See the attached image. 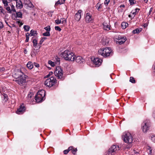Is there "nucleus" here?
Instances as JSON below:
<instances>
[{"mask_svg":"<svg viewBox=\"0 0 155 155\" xmlns=\"http://www.w3.org/2000/svg\"><path fill=\"white\" fill-rule=\"evenodd\" d=\"M13 76L17 79L15 81L19 85H21L26 82V79L28 78L27 75H24L23 73L19 69L15 71Z\"/></svg>","mask_w":155,"mask_h":155,"instance_id":"1","label":"nucleus"},{"mask_svg":"<svg viewBox=\"0 0 155 155\" xmlns=\"http://www.w3.org/2000/svg\"><path fill=\"white\" fill-rule=\"evenodd\" d=\"M98 54L102 56L106 57L112 55V50L110 48L106 47L105 48L100 49L98 51Z\"/></svg>","mask_w":155,"mask_h":155,"instance_id":"2","label":"nucleus"},{"mask_svg":"<svg viewBox=\"0 0 155 155\" xmlns=\"http://www.w3.org/2000/svg\"><path fill=\"white\" fill-rule=\"evenodd\" d=\"M74 54L71 51L66 50L61 53V57L64 58L66 60L73 61L74 58L73 57Z\"/></svg>","mask_w":155,"mask_h":155,"instance_id":"3","label":"nucleus"},{"mask_svg":"<svg viewBox=\"0 0 155 155\" xmlns=\"http://www.w3.org/2000/svg\"><path fill=\"white\" fill-rule=\"evenodd\" d=\"M45 91L44 90H42L38 91L35 97L36 101L39 102L43 101L45 99Z\"/></svg>","mask_w":155,"mask_h":155,"instance_id":"4","label":"nucleus"},{"mask_svg":"<svg viewBox=\"0 0 155 155\" xmlns=\"http://www.w3.org/2000/svg\"><path fill=\"white\" fill-rule=\"evenodd\" d=\"M124 141L129 144H130L132 142L133 137L132 135L129 132H125L123 136Z\"/></svg>","mask_w":155,"mask_h":155,"instance_id":"5","label":"nucleus"},{"mask_svg":"<svg viewBox=\"0 0 155 155\" xmlns=\"http://www.w3.org/2000/svg\"><path fill=\"white\" fill-rule=\"evenodd\" d=\"M47 78L45 81V85L49 87H51L53 86L56 82V79L53 76Z\"/></svg>","mask_w":155,"mask_h":155,"instance_id":"6","label":"nucleus"},{"mask_svg":"<svg viewBox=\"0 0 155 155\" xmlns=\"http://www.w3.org/2000/svg\"><path fill=\"white\" fill-rule=\"evenodd\" d=\"M150 123L149 120H144L141 124V128L143 132H147L150 129Z\"/></svg>","mask_w":155,"mask_h":155,"instance_id":"7","label":"nucleus"},{"mask_svg":"<svg viewBox=\"0 0 155 155\" xmlns=\"http://www.w3.org/2000/svg\"><path fill=\"white\" fill-rule=\"evenodd\" d=\"M120 149L119 147L117 145H112L108 150L106 155H114L115 152Z\"/></svg>","mask_w":155,"mask_h":155,"instance_id":"8","label":"nucleus"},{"mask_svg":"<svg viewBox=\"0 0 155 155\" xmlns=\"http://www.w3.org/2000/svg\"><path fill=\"white\" fill-rule=\"evenodd\" d=\"M55 76L58 78V79H61L63 75L62 70L60 67L57 66L56 67L54 72Z\"/></svg>","mask_w":155,"mask_h":155,"instance_id":"9","label":"nucleus"},{"mask_svg":"<svg viewBox=\"0 0 155 155\" xmlns=\"http://www.w3.org/2000/svg\"><path fill=\"white\" fill-rule=\"evenodd\" d=\"M116 38L118 40L117 43L120 45L123 44L127 40L126 37L120 35L118 36Z\"/></svg>","mask_w":155,"mask_h":155,"instance_id":"10","label":"nucleus"},{"mask_svg":"<svg viewBox=\"0 0 155 155\" xmlns=\"http://www.w3.org/2000/svg\"><path fill=\"white\" fill-rule=\"evenodd\" d=\"M25 110V107L24 104H23L21 105L19 107L18 109L16 111V113L19 114H22Z\"/></svg>","mask_w":155,"mask_h":155,"instance_id":"11","label":"nucleus"},{"mask_svg":"<svg viewBox=\"0 0 155 155\" xmlns=\"http://www.w3.org/2000/svg\"><path fill=\"white\" fill-rule=\"evenodd\" d=\"M73 57L74 58V59L73 61H75L76 62L79 63H82L84 61V59L81 56H78L76 57L74 55Z\"/></svg>","mask_w":155,"mask_h":155,"instance_id":"12","label":"nucleus"},{"mask_svg":"<svg viewBox=\"0 0 155 155\" xmlns=\"http://www.w3.org/2000/svg\"><path fill=\"white\" fill-rule=\"evenodd\" d=\"M103 28L104 30L107 31H109L110 30V25L109 21H105L103 24Z\"/></svg>","mask_w":155,"mask_h":155,"instance_id":"13","label":"nucleus"},{"mask_svg":"<svg viewBox=\"0 0 155 155\" xmlns=\"http://www.w3.org/2000/svg\"><path fill=\"white\" fill-rule=\"evenodd\" d=\"M93 63L96 66H99L101 64L102 60L98 58H94L92 61Z\"/></svg>","mask_w":155,"mask_h":155,"instance_id":"14","label":"nucleus"},{"mask_svg":"<svg viewBox=\"0 0 155 155\" xmlns=\"http://www.w3.org/2000/svg\"><path fill=\"white\" fill-rule=\"evenodd\" d=\"M85 20L86 22H90L92 20L91 15L89 13H87L85 15Z\"/></svg>","mask_w":155,"mask_h":155,"instance_id":"15","label":"nucleus"},{"mask_svg":"<svg viewBox=\"0 0 155 155\" xmlns=\"http://www.w3.org/2000/svg\"><path fill=\"white\" fill-rule=\"evenodd\" d=\"M82 12V11L79 10L78 11V12L76 13L75 16V19L77 21H78L81 18V14Z\"/></svg>","mask_w":155,"mask_h":155,"instance_id":"16","label":"nucleus"},{"mask_svg":"<svg viewBox=\"0 0 155 155\" xmlns=\"http://www.w3.org/2000/svg\"><path fill=\"white\" fill-rule=\"evenodd\" d=\"M32 42L33 43V46L35 48H38V49L40 48L41 47V46L40 44H38V41L36 39H34L33 40Z\"/></svg>","mask_w":155,"mask_h":155,"instance_id":"17","label":"nucleus"},{"mask_svg":"<svg viewBox=\"0 0 155 155\" xmlns=\"http://www.w3.org/2000/svg\"><path fill=\"white\" fill-rule=\"evenodd\" d=\"M109 41V39L107 38H104L102 41V44L103 45H107Z\"/></svg>","mask_w":155,"mask_h":155,"instance_id":"18","label":"nucleus"},{"mask_svg":"<svg viewBox=\"0 0 155 155\" xmlns=\"http://www.w3.org/2000/svg\"><path fill=\"white\" fill-rule=\"evenodd\" d=\"M27 66L29 69H31L33 67V65L32 62L29 61L27 64Z\"/></svg>","mask_w":155,"mask_h":155,"instance_id":"19","label":"nucleus"},{"mask_svg":"<svg viewBox=\"0 0 155 155\" xmlns=\"http://www.w3.org/2000/svg\"><path fill=\"white\" fill-rule=\"evenodd\" d=\"M37 34L36 31L33 30H31L30 31V33L29 34V35L30 36H35L36 35H37Z\"/></svg>","mask_w":155,"mask_h":155,"instance_id":"20","label":"nucleus"},{"mask_svg":"<svg viewBox=\"0 0 155 155\" xmlns=\"http://www.w3.org/2000/svg\"><path fill=\"white\" fill-rule=\"evenodd\" d=\"M142 31V29L137 28L133 30L132 31V33L133 34L139 33Z\"/></svg>","mask_w":155,"mask_h":155,"instance_id":"21","label":"nucleus"},{"mask_svg":"<svg viewBox=\"0 0 155 155\" xmlns=\"http://www.w3.org/2000/svg\"><path fill=\"white\" fill-rule=\"evenodd\" d=\"M16 17L18 18H22V14L21 12H16Z\"/></svg>","mask_w":155,"mask_h":155,"instance_id":"22","label":"nucleus"},{"mask_svg":"<svg viewBox=\"0 0 155 155\" xmlns=\"http://www.w3.org/2000/svg\"><path fill=\"white\" fill-rule=\"evenodd\" d=\"M17 6L19 8L21 9L23 7V5L22 4L21 1L17 2Z\"/></svg>","mask_w":155,"mask_h":155,"instance_id":"23","label":"nucleus"},{"mask_svg":"<svg viewBox=\"0 0 155 155\" xmlns=\"http://www.w3.org/2000/svg\"><path fill=\"white\" fill-rule=\"evenodd\" d=\"M10 6L11 7V13L12 12H15L16 11L15 9V6L12 4H10Z\"/></svg>","mask_w":155,"mask_h":155,"instance_id":"24","label":"nucleus"},{"mask_svg":"<svg viewBox=\"0 0 155 155\" xmlns=\"http://www.w3.org/2000/svg\"><path fill=\"white\" fill-rule=\"evenodd\" d=\"M65 0H59L56 3L55 5L63 4L65 2Z\"/></svg>","mask_w":155,"mask_h":155,"instance_id":"25","label":"nucleus"},{"mask_svg":"<svg viewBox=\"0 0 155 155\" xmlns=\"http://www.w3.org/2000/svg\"><path fill=\"white\" fill-rule=\"evenodd\" d=\"M2 2L5 7L7 6L8 5V3H9L7 0H2Z\"/></svg>","mask_w":155,"mask_h":155,"instance_id":"26","label":"nucleus"},{"mask_svg":"<svg viewBox=\"0 0 155 155\" xmlns=\"http://www.w3.org/2000/svg\"><path fill=\"white\" fill-rule=\"evenodd\" d=\"M128 24L125 22H123L121 24V27L122 28L125 29L128 26Z\"/></svg>","mask_w":155,"mask_h":155,"instance_id":"27","label":"nucleus"},{"mask_svg":"<svg viewBox=\"0 0 155 155\" xmlns=\"http://www.w3.org/2000/svg\"><path fill=\"white\" fill-rule=\"evenodd\" d=\"M24 28L25 31H28L29 30L30 27L28 25H25L24 26Z\"/></svg>","mask_w":155,"mask_h":155,"instance_id":"28","label":"nucleus"},{"mask_svg":"<svg viewBox=\"0 0 155 155\" xmlns=\"http://www.w3.org/2000/svg\"><path fill=\"white\" fill-rule=\"evenodd\" d=\"M0 13H2L3 15H5V13L6 12L4 9H3L2 7L0 5Z\"/></svg>","mask_w":155,"mask_h":155,"instance_id":"29","label":"nucleus"},{"mask_svg":"<svg viewBox=\"0 0 155 155\" xmlns=\"http://www.w3.org/2000/svg\"><path fill=\"white\" fill-rule=\"evenodd\" d=\"M8 96L6 94H4L3 95L2 98L5 100V101L6 102L8 100Z\"/></svg>","mask_w":155,"mask_h":155,"instance_id":"30","label":"nucleus"},{"mask_svg":"<svg viewBox=\"0 0 155 155\" xmlns=\"http://www.w3.org/2000/svg\"><path fill=\"white\" fill-rule=\"evenodd\" d=\"M48 64H50L51 66L54 67L55 65V63L52 62L51 60H49L48 61Z\"/></svg>","mask_w":155,"mask_h":155,"instance_id":"31","label":"nucleus"},{"mask_svg":"<svg viewBox=\"0 0 155 155\" xmlns=\"http://www.w3.org/2000/svg\"><path fill=\"white\" fill-rule=\"evenodd\" d=\"M152 149L150 147H149L147 150V152L149 155H151Z\"/></svg>","mask_w":155,"mask_h":155,"instance_id":"32","label":"nucleus"},{"mask_svg":"<svg viewBox=\"0 0 155 155\" xmlns=\"http://www.w3.org/2000/svg\"><path fill=\"white\" fill-rule=\"evenodd\" d=\"M30 35H29V34L28 33H27L26 34V38L25 40V42H28L29 41V36Z\"/></svg>","mask_w":155,"mask_h":155,"instance_id":"33","label":"nucleus"},{"mask_svg":"<svg viewBox=\"0 0 155 155\" xmlns=\"http://www.w3.org/2000/svg\"><path fill=\"white\" fill-rule=\"evenodd\" d=\"M61 23L63 24H65L66 23V20L65 18H61Z\"/></svg>","mask_w":155,"mask_h":155,"instance_id":"34","label":"nucleus"},{"mask_svg":"<svg viewBox=\"0 0 155 155\" xmlns=\"http://www.w3.org/2000/svg\"><path fill=\"white\" fill-rule=\"evenodd\" d=\"M130 81L132 83H135V80L133 77H130Z\"/></svg>","mask_w":155,"mask_h":155,"instance_id":"35","label":"nucleus"},{"mask_svg":"<svg viewBox=\"0 0 155 155\" xmlns=\"http://www.w3.org/2000/svg\"><path fill=\"white\" fill-rule=\"evenodd\" d=\"M46 38H47L46 37H43L42 38L41 40L39 41V44H40V45L41 46V45L42 44V43L43 42L44 40H45Z\"/></svg>","mask_w":155,"mask_h":155,"instance_id":"36","label":"nucleus"},{"mask_svg":"<svg viewBox=\"0 0 155 155\" xmlns=\"http://www.w3.org/2000/svg\"><path fill=\"white\" fill-rule=\"evenodd\" d=\"M43 35L44 36H48L50 35V32L49 31H46L43 34Z\"/></svg>","mask_w":155,"mask_h":155,"instance_id":"37","label":"nucleus"},{"mask_svg":"<svg viewBox=\"0 0 155 155\" xmlns=\"http://www.w3.org/2000/svg\"><path fill=\"white\" fill-rule=\"evenodd\" d=\"M60 59L58 57H56L55 58V62L56 63L58 64H59L60 63Z\"/></svg>","mask_w":155,"mask_h":155,"instance_id":"38","label":"nucleus"},{"mask_svg":"<svg viewBox=\"0 0 155 155\" xmlns=\"http://www.w3.org/2000/svg\"><path fill=\"white\" fill-rule=\"evenodd\" d=\"M7 7L5 8L6 10L8 11V12L10 13H11V9L9 6H6Z\"/></svg>","mask_w":155,"mask_h":155,"instance_id":"39","label":"nucleus"},{"mask_svg":"<svg viewBox=\"0 0 155 155\" xmlns=\"http://www.w3.org/2000/svg\"><path fill=\"white\" fill-rule=\"evenodd\" d=\"M33 95V93H30L28 94L27 96V98L28 100H30V99L31 98L32 96Z\"/></svg>","mask_w":155,"mask_h":155,"instance_id":"40","label":"nucleus"},{"mask_svg":"<svg viewBox=\"0 0 155 155\" xmlns=\"http://www.w3.org/2000/svg\"><path fill=\"white\" fill-rule=\"evenodd\" d=\"M45 29L47 31H50L51 28L49 26H48L47 27L45 28Z\"/></svg>","mask_w":155,"mask_h":155,"instance_id":"41","label":"nucleus"},{"mask_svg":"<svg viewBox=\"0 0 155 155\" xmlns=\"http://www.w3.org/2000/svg\"><path fill=\"white\" fill-rule=\"evenodd\" d=\"M61 21L59 19H57L55 20V22L58 25L61 23Z\"/></svg>","mask_w":155,"mask_h":155,"instance_id":"42","label":"nucleus"},{"mask_svg":"<svg viewBox=\"0 0 155 155\" xmlns=\"http://www.w3.org/2000/svg\"><path fill=\"white\" fill-rule=\"evenodd\" d=\"M151 139L153 142L155 143V135H152L151 137Z\"/></svg>","mask_w":155,"mask_h":155,"instance_id":"43","label":"nucleus"},{"mask_svg":"<svg viewBox=\"0 0 155 155\" xmlns=\"http://www.w3.org/2000/svg\"><path fill=\"white\" fill-rule=\"evenodd\" d=\"M54 28L55 30L59 31H61V28L58 26H55Z\"/></svg>","mask_w":155,"mask_h":155,"instance_id":"44","label":"nucleus"},{"mask_svg":"<svg viewBox=\"0 0 155 155\" xmlns=\"http://www.w3.org/2000/svg\"><path fill=\"white\" fill-rule=\"evenodd\" d=\"M96 7H97V9L99 10V8H101V4L99 3H98L96 5Z\"/></svg>","mask_w":155,"mask_h":155,"instance_id":"45","label":"nucleus"},{"mask_svg":"<svg viewBox=\"0 0 155 155\" xmlns=\"http://www.w3.org/2000/svg\"><path fill=\"white\" fill-rule=\"evenodd\" d=\"M77 149H73L72 150V151H71V152H72V153L74 154H75V153L77 151Z\"/></svg>","mask_w":155,"mask_h":155,"instance_id":"46","label":"nucleus"},{"mask_svg":"<svg viewBox=\"0 0 155 155\" xmlns=\"http://www.w3.org/2000/svg\"><path fill=\"white\" fill-rule=\"evenodd\" d=\"M110 0H105L104 3L105 5H107L110 2Z\"/></svg>","mask_w":155,"mask_h":155,"instance_id":"47","label":"nucleus"},{"mask_svg":"<svg viewBox=\"0 0 155 155\" xmlns=\"http://www.w3.org/2000/svg\"><path fill=\"white\" fill-rule=\"evenodd\" d=\"M52 74H53V73L52 72H50L46 76L45 78H50V76Z\"/></svg>","mask_w":155,"mask_h":155,"instance_id":"48","label":"nucleus"},{"mask_svg":"<svg viewBox=\"0 0 155 155\" xmlns=\"http://www.w3.org/2000/svg\"><path fill=\"white\" fill-rule=\"evenodd\" d=\"M28 6L31 8H33L34 7V6L33 4L30 2L28 5Z\"/></svg>","mask_w":155,"mask_h":155,"instance_id":"49","label":"nucleus"},{"mask_svg":"<svg viewBox=\"0 0 155 155\" xmlns=\"http://www.w3.org/2000/svg\"><path fill=\"white\" fill-rule=\"evenodd\" d=\"M53 12L52 11L49 12L48 13V15L50 17H52Z\"/></svg>","mask_w":155,"mask_h":155,"instance_id":"50","label":"nucleus"},{"mask_svg":"<svg viewBox=\"0 0 155 155\" xmlns=\"http://www.w3.org/2000/svg\"><path fill=\"white\" fill-rule=\"evenodd\" d=\"M5 70V69L4 67L0 68V72H2Z\"/></svg>","mask_w":155,"mask_h":155,"instance_id":"51","label":"nucleus"},{"mask_svg":"<svg viewBox=\"0 0 155 155\" xmlns=\"http://www.w3.org/2000/svg\"><path fill=\"white\" fill-rule=\"evenodd\" d=\"M4 26L3 24V23L0 21V29L4 27Z\"/></svg>","mask_w":155,"mask_h":155,"instance_id":"52","label":"nucleus"},{"mask_svg":"<svg viewBox=\"0 0 155 155\" xmlns=\"http://www.w3.org/2000/svg\"><path fill=\"white\" fill-rule=\"evenodd\" d=\"M129 1L130 5H132L134 4V0H129Z\"/></svg>","mask_w":155,"mask_h":155,"instance_id":"53","label":"nucleus"},{"mask_svg":"<svg viewBox=\"0 0 155 155\" xmlns=\"http://www.w3.org/2000/svg\"><path fill=\"white\" fill-rule=\"evenodd\" d=\"M69 151V150L68 149H67L64 150L63 152L64 154H67L68 153Z\"/></svg>","mask_w":155,"mask_h":155,"instance_id":"54","label":"nucleus"},{"mask_svg":"<svg viewBox=\"0 0 155 155\" xmlns=\"http://www.w3.org/2000/svg\"><path fill=\"white\" fill-rule=\"evenodd\" d=\"M131 13L132 15H133V16L132 17V18H134V17H135V15L137 14V13H136V12H131Z\"/></svg>","mask_w":155,"mask_h":155,"instance_id":"55","label":"nucleus"},{"mask_svg":"<svg viewBox=\"0 0 155 155\" xmlns=\"http://www.w3.org/2000/svg\"><path fill=\"white\" fill-rule=\"evenodd\" d=\"M34 66L36 68H38L39 67V64L36 63H34Z\"/></svg>","mask_w":155,"mask_h":155,"instance_id":"56","label":"nucleus"},{"mask_svg":"<svg viewBox=\"0 0 155 155\" xmlns=\"http://www.w3.org/2000/svg\"><path fill=\"white\" fill-rule=\"evenodd\" d=\"M125 7V6L124 5H120L119 7V8H124Z\"/></svg>","mask_w":155,"mask_h":155,"instance_id":"57","label":"nucleus"},{"mask_svg":"<svg viewBox=\"0 0 155 155\" xmlns=\"http://www.w3.org/2000/svg\"><path fill=\"white\" fill-rule=\"evenodd\" d=\"M135 12H136V13L137 14V13H138L139 12L140 9L139 8H136L135 9Z\"/></svg>","mask_w":155,"mask_h":155,"instance_id":"58","label":"nucleus"},{"mask_svg":"<svg viewBox=\"0 0 155 155\" xmlns=\"http://www.w3.org/2000/svg\"><path fill=\"white\" fill-rule=\"evenodd\" d=\"M73 149V147L71 146L69 147L68 149L69 150V151L71 150V151Z\"/></svg>","mask_w":155,"mask_h":155,"instance_id":"59","label":"nucleus"},{"mask_svg":"<svg viewBox=\"0 0 155 155\" xmlns=\"http://www.w3.org/2000/svg\"><path fill=\"white\" fill-rule=\"evenodd\" d=\"M152 11V8H151L149 12V15H150V14L151 12Z\"/></svg>","mask_w":155,"mask_h":155,"instance_id":"60","label":"nucleus"},{"mask_svg":"<svg viewBox=\"0 0 155 155\" xmlns=\"http://www.w3.org/2000/svg\"><path fill=\"white\" fill-rule=\"evenodd\" d=\"M124 9L123 8L121 9L120 10V12H123V11Z\"/></svg>","mask_w":155,"mask_h":155,"instance_id":"61","label":"nucleus"},{"mask_svg":"<svg viewBox=\"0 0 155 155\" xmlns=\"http://www.w3.org/2000/svg\"><path fill=\"white\" fill-rule=\"evenodd\" d=\"M148 0H144V1L145 2L147 3L148 2Z\"/></svg>","mask_w":155,"mask_h":155,"instance_id":"62","label":"nucleus"},{"mask_svg":"<svg viewBox=\"0 0 155 155\" xmlns=\"http://www.w3.org/2000/svg\"><path fill=\"white\" fill-rule=\"evenodd\" d=\"M7 1L9 3H10V2H12V0H7Z\"/></svg>","mask_w":155,"mask_h":155,"instance_id":"63","label":"nucleus"},{"mask_svg":"<svg viewBox=\"0 0 155 155\" xmlns=\"http://www.w3.org/2000/svg\"><path fill=\"white\" fill-rule=\"evenodd\" d=\"M128 16H129V17L130 18V17H132V16H131V15H128Z\"/></svg>","mask_w":155,"mask_h":155,"instance_id":"64","label":"nucleus"}]
</instances>
